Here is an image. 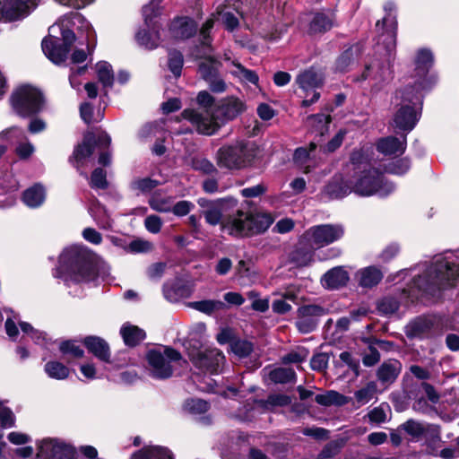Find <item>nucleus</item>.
Returning <instances> with one entry per match:
<instances>
[{
  "mask_svg": "<svg viewBox=\"0 0 459 459\" xmlns=\"http://www.w3.org/2000/svg\"><path fill=\"white\" fill-rule=\"evenodd\" d=\"M343 234L344 230L341 224H320L307 230L300 241L312 248H320L339 240Z\"/></svg>",
  "mask_w": 459,
  "mask_h": 459,
  "instance_id": "obj_7",
  "label": "nucleus"
},
{
  "mask_svg": "<svg viewBox=\"0 0 459 459\" xmlns=\"http://www.w3.org/2000/svg\"><path fill=\"white\" fill-rule=\"evenodd\" d=\"M247 150L243 143L220 148L216 154V161L220 168L239 169L247 162Z\"/></svg>",
  "mask_w": 459,
  "mask_h": 459,
  "instance_id": "obj_10",
  "label": "nucleus"
},
{
  "mask_svg": "<svg viewBox=\"0 0 459 459\" xmlns=\"http://www.w3.org/2000/svg\"><path fill=\"white\" fill-rule=\"evenodd\" d=\"M332 26L333 19L331 16L325 13H316L310 23V30L315 33L325 32L330 30Z\"/></svg>",
  "mask_w": 459,
  "mask_h": 459,
  "instance_id": "obj_42",
  "label": "nucleus"
},
{
  "mask_svg": "<svg viewBox=\"0 0 459 459\" xmlns=\"http://www.w3.org/2000/svg\"><path fill=\"white\" fill-rule=\"evenodd\" d=\"M273 221V217L268 213H249L248 236L264 232Z\"/></svg>",
  "mask_w": 459,
  "mask_h": 459,
  "instance_id": "obj_28",
  "label": "nucleus"
},
{
  "mask_svg": "<svg viewBox=\"0 0 459 459\" xmlns=\"http://www.w3.org/2000/svg\"><path fill=\"white\" fill-rule=\"evenodd\" d=\"M144 226L150 233L157 234L161 230L162 221L159 216L152 214L145 218Z\"/></svg>",
  "mask_w": 459,
  "mask_h": 459,
  "instance_id": "obj_64",
  "label": "nucleus"
},
{
  "mask_svg": "<svg viewBox=\"0 0 459 459\" xmlns=\"http://www.w3.org/2000/svg\"><path fill=\"white\" fill-rule=\"evenodd\" d=\"M125 343L128 346H134L143 340L144 332L135 325L125 324L120 330Z\"/></svg>",
  "mask_w": 459,
  "mask_h": 459,
  "instance_id": "obj_34",
  "label": "nucleus"
},
{
  "mask_svg": "<svg viewBox=\"0 0 459 459\" xmlns=\"http://www.w3.org/2000/svg\"><path fill=\"white\" fill-rule=\"evenodd\" d=\"M59 277L68 285L95 281L100 273L97 272L90 252L82 246L65 247L59 256Z\"/></svg>",
  "mask_w": 459,
  "mask_h": 459,
  "instance_id": "obj_2",
  "label": "nucleus"
},
{
  "mask_svg": "<svg viewBox=\"0 0 459 459\" xmlns=\"http://www.w3.org/2000/svg\"><path fill=\"white\" fill-rule=\"evenodd\" d=\"M283 299H275L272 304V308L275 313L285 314L291 309V306L285 299L294 301L296 294L292 291H287L282 296Z\"/></svg>",
  "mask_w": 459,
  "mask_h": 459,
  "instance_id": "obj_50",
  "label": "nucleus"
},
{
  "mask_svg": "<svg viewBox=\"0 0 459 459\" xmlns=\"http://www.w3.org/2000/svg\"><path fill=\"white\" fill-rule=\"evenodd\" d=\"M352 192L351 184L341 176L334 177L324 188L322 195L327 199H341Z\"/></svg>",
  "mask_w": 459,
  "mask_h": 459,
  "instance_id": "obj_22",
  "label": "nucleus"
},
{
  "mask_svg": "<svg viewBox=\"0 0 459 459\" xmlns=\"http://www.w3.org/2000/svg\"><path fill=\"white\" fill-rule=\"evenodd\" d=\"M192 341L191 339L187 342L188 346H186V349L188 351V356L194 365L212 374L217 373L225 360L222 352L218 349H206L202 351L200 350L201 345L199 343H197L198 345L194 344L193 349H190Z\"/></svg>",
  "mask_w": 459,
  "mask_h": 459,
  "instance_id": "obj_9",
  "label": "nucleus"
},
{
  "mask_svg": "<svg viewBox=\"0 0 459 459\" xmlns=\"http://www.w3.org/2000/svg\"><path fill=\"white\" fill-rule=\"evenodd\" d=\"M85 31L87 49L91 53L95 47L96 33L91 24L79 13L64 15L48 29V36L42 40L45 56L54 64L65 62L69 48L75 39L73 29Z\"/></svg>",
  "mask_w": 459,
  "mask_h": 459,
  "instance_id": "obj_1",
  "label": "nucleus"
},
{
  "mask_svg": "<svg viewBox=\"0 0 459 459\" xmlns=\"http://www.w3.org/2000/svg\"><path fill=\"white\" fill-rule=\"evenodd\" d=\"M308 357V351L305 348H299L281 358L283 364H298L307 359Z\"/></svg>",
  "mask_w": 459,
  "mask_h": 459,
  "instance_id": "obj_53",
  "label": "nucleus"
},
{
  "mask_svg": "<svg viewBox=\"0 0 459 459\" xmlns=\"http://www.w3.org/2000/svg\"><path fill=\"white\" fill-rule=\"evenodd\" d=\"M95 136L91 133L85 134L83 141L79 144L74 152V159L76 162V167L79 163L90 157L94 150Z\"/></svg>",
  "mask_w": 459,
  "mask_h": 459,
  "instance_id": "obj_30",
  "label": "nucleus"
},
{
  "mask_svg": "<svg viewBox=\"0 0 459 459\" xmlns=\"http://www.w3.org/2000/svg\"><path fill=\"white\" fill-rule=\"evenodd\" d=\"M401 363L396 359H389L384 362L377 370V377L382 383H393L400 374Z\"/></svg>",
  "mask_w": 459,
  "mask_h": 459,
  "instance_id": "obj_27",
  "label": "nucleus"
},
{
  "mask_svg": "<svg viewBox=\"0 0 459 459\" xmlns=\"http://www.w3.org/2000/svg\"><path fill=\"white\" fill-rule=\"evenodd\" d=\"M423 437L432 452L437 454V449L440 446L441 443L439 427L435 424H427V429Z\"/></svg>",
  "mask_w": 459,
  "mask_h": 459,
  "instance_id": "obj_40",
  "label": "nucleus"
},
{
  "mask_svg": "<svg viewBox=\"0 0 459 459\" xmlns=\"http://www.w3.org/2000/svg\"><path fill=\"white\" fill-rule=\"evenodd\" d=\"M234 69L231 71V74L238 77L239 80L245 82H250L255 85L258 82V75L251 70L245 68L242 65L238 63L233 64Z\"/></svg>",
  "mask_w": 459,
  "mask_h": 459,
  "instance_id": "obj_45",
  "label": "nucleus"
},
{
  "mask_svg": "<svg viewBox=\"0 0 459 459\" xmlns=\"http://www.w3.org/2000/svg\"><path fill=\"white\" fill-rule=\"evenodd\" d=\"M153 245L152 242L143 239V238H136L133 241H131L128 244L127 247V252L128 253H148L152 251Z\"/></svg>",
  "mask_w": 459,
  "mask_h": 459,
  "instance_id": "obj_54",
  "label": "nucleus"
},
{
  "mask_svg": "<svg viewBox=\"0 0 459 459\" xmlns=\"http://www.w3.org/2000/svg\"><path fill=\"white\" fill-rule=\"evenodd\" d=\"M314 260L312 250L303 248L295 249L290 255V262L297 267H304L311 264Z\"/></svg>",
  "mask_w": 459,
  "mask_h": 459,
  "instance_id": "obj_39",
  "label": "nucleus"
},
{
  "mask_svg": "<svg viewBox=\"0 0 459 459\" xmlns=\"http://www.w3.org/2000/svg\"><path fill=\"white\" fill-rule=\"evenodd\" d=\"M315 400L317 403L324 406H341L346 404L349 402L348 397L333 390L317 394Z\"/></svg>",
  "mask_w": 459,
  "mask_h": 459,
  "instance_id": "obj_35",
  "label": "nucleus"
},
{
  "mask_svg": "<svg viewBox=\"0 0 459 459\" xmlns=\"http://www.w3.org/2000/svg\"><path fill=\"white\" fill-rule=\"evenodd\" d=\"M290 397L286 394H273L265 401L264 407L269 409L274 406H285L290 404Z\"/></svg>",
  "mask_w": 459,
  "mask_h": 459,
  "instance_id": "obj_61",
  "label": "nucleus"
},
{
  "mask_svg": "<svg viewBox=\"0 0 459 459\" xmlns=\"http://www.w3.org/2000/svg\"><path fill=\"white\" fill-rule=\"evenodd\" d=\"M309 122L316 126L315 133L319 134V136H323L328 132L331 117L328 115L318 114L309 117Z\"/></svg>",
  "mask_w": 459,
  "mask_h": 459,
  "instance_id": "obj_48",
  "label": "nucleus"
},
{
  "mask_svg": "<svg viewBox=\"0 0 459 459\" xmlns=\"http://www.w3.org/2000/svg\"><path fill=\"white\" fill-rule=\"evenodd\" d=\"M269 378L274 383L285 384L295 380L296 374L291 368H277L269 372Z\"/></svg>",
  "mask_w": 459,
  "mask_h": 459,
  "instance_id": "obj_43",
  "label": "nucleus"
},
{
  "mask_svg": "<svg viewBox=\"0 0 459 459\" xmlns=\"http://www.w3.org/2000/svg\"><path fill=\"white\" fill-rule=\"evenodd\" d=\"M42 103L41 92L31 86L20 87L12 95L13 108L22 117H28L39 112Z\"/></svg>",
  "mask_w": 459,
  "mask_h": 459,
  "instance_id": "obj_8",
  "label": "nucleus"
},
{
  "mask_svg": "<svg viewBox=\"0 0 459 459\" xmlns=\"http://www.w3.org/2000/svg\"><path fill=\"white\" fill-rule=\"evenodd\" d=\"M350 280L348 272L342 266L327 271L321 278V284L327 290H337L345 286Z\"/></svg>",
  "mask_w": 459,
  "mask_h": 459,
  "instance_id": "obj_21",
  "label": "nucleus"
},
{
  "mask_svg": "<svg viewBox=\"0 0 459 459\" xmlns=\"http://www.w3.org/2000/svg\"><path fill=\"white\" fill-rule=\"evenodd\" d=\"M160 14V10L157 5L153 4V2L152 1L151 4H146L143 7V16L144 19V23L146 27H151L152 25H155V23L152 22L153 18L157 17Z\"/></svg>",
  "mask_w": 459,
  "mask_h": 459,
  "instance_id": "obj_60",
  "label": "nucleus"
},
{
  "mask_svg": "<svg viewBox=\"0 0 459 459\" xmlns=\"http://www.w3.org/2000/svg\"><path fill=\"white\" fill-rule=\"evenodd\" d=\"M371 75L377 84H380L391 80V65L389 63L383 65L378 64L377 65H371L367 67L366 73L363 74V78L367 79Z\"/></svg>",
  "mask_w": 459,
  "mask_h": 459,
  "instance_id": "obj_29",
  "label": "nucleus"
},
{
  "mask_svg": "<svg viewBox=\"0 0 459 459\" xmlns=\"http://www.w3.org/2000/svg\"><path fill=\"white\" fill-rule=\"evenodd\" d=\"M158 186V182L149 178L136 179L132 183V187L142 193L149 192Z\"/></svg>",
  "mask_w": 459,
  "mask_h": 459,
  "instance_id": "obj_62",
  "label": "nucleus"
},
{
  "mask_svg": "<svg viewBox=\"0 0 459 459\" xmlns=\"http://www.w3.org/2000/svg\"><path fill=\"white\" fill-rule=\"evenodd\" d=\"M40 0H0V22H13L26 18Z\"/></svg>",
  "mask_w": 459,
  "mask_h": 459,
  "instance_id": "obj_11",
  "label": "nucleus"
},
{
  "mask_svg": "<svg viewBox=\"0 0 459 459\" xmlns=\"http://www.w3.org/2000/svg\"><path fill=\"white\" fill-rule=\"evenodd\" d=\"M174 198L172 196L163 195L161 194H154L149 200L151 208L159 212H171Z\"/></svg>",
  "mask_w": 459,
  "mask_h": 459,
  "instance_id": "obj_37",
  "label": "nucleus"
},
{
  "mask_svg": "<svg viewBox=\"0 0 459 459\" xmlns=\"http://www.w3.org/2000/svg\"><path fill=\"white\" fill-rule=\"evenodd\" d=\"M296 82L306 92L302 104L307 107L319 99L320 94L316 90L323 85L324 75L320 71L311 68L300 73L296 78Z\"/></svg>",
  "mask_w": 459,
  "mask_h": 459,
  "instance_id": "obj_12",
  "label": "nucleus"
},
{
  "mask_svg": "<svg viewBox=\"0 0 459 459\" xmlns=\"http://www.w3.org/2000/svg\"><path fill=\"white\" fill-rule=\"evenodd\" d=\"M400 307V301L395 297L388 296L385 297L378 303V310L385 315L395 313Z\"/></svg>",
  "mask_w": 459,
  "mask_h": 459,
  "instance_id": "obj_51",
  "label": "nucleus"
},
{
  "mask_svg": "<svg viewBox=\"0 0 459 459\" xmlns=\"http://www.w3.org/2000/svg\"><path fill=\"white\" fill-rule=\"evenodd\" d=\"M209 409V404L197 398H191L185 402L184 410L191 414L199 415L206 412Z\"/></svg>",
  "mask_w": 459,
  "mask_h": 459,
  "instance_id": "obj_47",
  "label": "nucleus"
},
{
  "mask_svg": "<svg viewBox=\"0 0 459 459\" xmlns=\"http://www.w3.org/2000/svg\"><path fill=\"white\" fill-rule=\"evenodd\" d=\"M148 30H139L136 34L137 42L149 49L155 48L160 43V35L158 31V27L156 25H152L151 27H147Z\"/></svg>",
  "mask_w": 459,
  "mask_h": 459,
  "instance_id": "obj_32",
  "label": "nucleus"
},
{
  "mask_svg": "<svg viewBox=\"0 0 459 459\" xmlns=\"http://www.w3.org/2000/svg\"><path fill=\"white\" fill-rule=\"evenodd\" d=\"M183 116L191 122L198 133L206 135L214 134L222 125L220 119L215 117V111L210 114L207 110L201 113L194 109H186Z\"/></svg>",
  "mask_w": 459,
  "mask_h": 459,
  "instance_id": "obj_14",
  "label": "nucleus"
},
{
  "mask_svg": "<svg viewBox=\"0 0 459 459\" xmlns=\"http://www.w3.org/2000/svg\"><path fill=\"white\" fill-rule=\"evenodd\" d=\"M90 185L92 188L105 189L108 186L105 170L100 168L94 169L91 176Z\"/></svg>",
  "mask_w": 459,
  "mask_h": 459,
  "instance_id": "obj_58",
  "label": "nucleus"
},
{
  "mask_svg": "<svg viewBox=\"0 0 459 459\" xmlns=\"http://www.w3.org/2000/svg\"><path fill=\"white\" fill-rule=\"evenodd\" d=\"M197 204L202 207L203 214L207 223L210 225H217L219 223H222L221 221V209L224 204H229L230 206H235L237 204V200L234 198H225L221 199L218 202H212L205 198H199Z\"/></svg>",
  "mask_w": 459,
  "mask_h": 459,
  "instance_id": "obj_16",
  "label": "nucleus"
},
{
  "mask_svg": "<svg viewBox=\"0 0 459 459\" xmlns=\"http://www.w3.org/2000/svg\"><path fill=\"white\" fill-rule=\"evenodd\" d=\"M46 198V192L44 187L41 185H34L33 186L28 188L23 193V202L24 204L31 208H36L40 206Z\"/></svg>",
  "mask_w": 459,
  "mask_h": 459,
  "instance_id": "obj_33",
  "label": "nucleus"
},
{
  "mask_svg": "<svg viewBox=\"0 0 459 459\" xmlns=\"http://www.w3.org/2000/svg\"><path fill=\"white\" fill-rule=\"evenodd\" d=\"M96 73L99 81L102 83L103 87H110L114 82V74L111 65L105 61H100L96 64Z\"/></svg>",
  "mask_w": 459,
  "mask_h": 459,
  "instance_id": "obj_41",
  "label": "nucleus"
},
{
  "mask_svg": "<svg viewBox=\"0 0 459 459\" xmlns=\"http://www.w3.org/2000/svg\"><path fill=\"white\" fill-rule=\"evenodd\" d=\"M196 23L188 17H178L174 19L169 29V36L175 39H186L196 33Z\"/></svg>",
  "mask_w": 459,
  "mask_h": 459,
  "instance_id": "obj_19",
  "label": "nucleus"
},
{
  "mask_svg": "<svg viewBox=\"0 0 459 459\" xmlns=\"http://www.w3.org/2000/svg\"><path fill=\"white\" fill-rule=\"evenodd\" d=\"M432 327V322L426 317H417L405 327L406 335L411 338H423Z\"/></svg>",
  "mask_w": 459,
  "mask_h": 459,
  "instance_id": "obj_26",
  "label": "nucleus"
},
{
  "mask_svg": "<svg viewBox=\"0 0 459 459\" xmlns=\"http://www.w3.org/2000/svg\"><path fill=\"white\" fill-rule=\"evenodd\" d=\"M377 384L373 381L368 382L364 387L355 392V399L359 405H364L373 399L377 393Z\"/></svg>",
  "mask_w": 459,
  "mask_h": 459,
  "instance_id": "obj_44",
  "label": "nucleus"
},
{
  "mask_svg": "<svg viewBox=\"0 0 459 459\" xmlns=\"http://www.w3.org/2000/svg\"><path fill=\"white\" fill-rule=\"evenodd\" d=\"M356 276L359 286L373 288L383 279V273L376 266H368L358 271Z\"/></svg>",
  "mask_w": 459,
  "mask_h": 459,
  "instance_id": "obj_25",
  "label": "nucleus"
},
{
  "mask_svg": "<svg viewBox=\"0 0 459 459\" xmlns=\"http://www.w3.org/2000/svg\"><path fill=\"white\" fill-rule=\"evenodd\" d=\"M459 279V266L445 258H437L423 275L414 281L415 286L425 292L434 293L455 285Z\"/></svg>",
  "mask_w": 459,
  "mask_h": 459,
  "instance_id": "obj_3",
  "label": "nucleus"
},
{
  "mask_svg": "<svg viewBox=\"0 0 459 459\" xmlns=\"http://www.w3.org/2000/svg\"><path fill=\"white\" fill-rule=\"evenodd\" d=\"M231 351L239 359L247 358L253 351V344L244 340L233 341L230 344Z\"/></svg>",
  "mask_w": 459,
  "mask_h": 459,
  "instance_id": "obj_49",
  "label": "nucleus"
},
{
  "mask_svg": "<svg viewBox=\"0 0 459 459\" xmlns=\"http://www.w3.org/2000/svg\"><path fill=\"white\" fill-rule=\"evenodd\" d=\"M169 67L175 76L181 74L183 67V56L178 51H171L169 54Z\"/></svg>",
  "mask_w": 459,
  "mask_h": 459,
  "instance_id": "obj_57",
  "label": "nucleus"
},
{
  "mask_svg": "<svg viewBox=\"0 0 459 459\" xmlns=\"http://www.w3.org/2000/svg\"><path fill=\"white\" fill-rule=\"evenodd\" d=\"M44 371L48 377L56 380H65L69 377L70 370L63 363L56 360L48 361L44 365Z\"/></svg>",
  "mask_w": 459,
  "mask_h": 459,
  "instance_id": "obj_36",
  "label": "nucleus"
},
{
  "mask_svg": "<svg viewBox=\"0 0 459 459\" xmlns=\"http://www.w3.org/2000/svg\"><path fill=\"white\" fill-rule=\"evenodd\" d=\"M130 459H173L171 453L161 446H146L132 455Z\"/></svg>",
  "mask_w": 459,
  "mask_h": 459,
  "instance_id": "obj_31",
  "label": "nucleus"
},
{
  "mask_svg": "<svg viewBox=\"0 0 459 459\" xmlns=\"http://www.w3.org/2000/svg\"><path fill=\"white\" fill-rule=\"evenodd\" d=\"M351 189L361 196H386L394 190V186L385 180L378 170L371 168L367 169L363 167L360 174L356 176Z\"/></svg>",
  "mask_w": 459,
  "mask_h": 459,
  "instance_id": "obj_5",
  "label": "nucleus"
},
{
  "mask_svg": "<svg viewBox=\"0 0 459 459\" xmlns=\"http://www.w3.org/2000/svg\"><path fill=\"white\" fill-rule=\"evenodd\" d=\"M199 72L202 77L207 82L212 79L217 74V63L213 59H208L200 64Z\"/></svg>",
  "mask_w": 459,
  "mask_h": 459,
  "instance_id": "obj_59",
  "label": "nucleus"
},
{
  "mask_svg": "<svg viewBox=\"0 0 459 459\" xmlns=\"http://www.w3.org/2000/svg\"><path fill=\"white\" fill-rule=\"evenodd\" d=\"M194 207H195V205L193 203H191L190 201L183 200V201H179L176 204L173 203L171 212L176 216L181 217V216H185L187 213H189Z\"/></svg>",
  "mask_w": 459,
  "mask_h": 459,
  "instance_id": "obj_63",
  "label": "nucleus"
},
{
  "mask_svg": "<svg viewBox=\"0 0 459 459\" xmlns=\"http://www.w3.org/2000/svg\"><path fill=\"white\" fill-rule=\"evenodd\" d=\"M59 350L64 355H70L74 358H82L84 354L83 350L75 341H65L59 344Z\"/></svg>",
  "mask_w": 459,
  "mask_h": 459,
  "instance_id": "obj_52",
  "label": "nucleus"
},
{
  "mask_svg": "<svg viewBox=\"0 0 459 459\" xmlns=\"http://www.w3.org/2000/svg\"><path fill=\"white\" fill-rule=\"evenodd\" d=\"M191 307L200 312L209 315L216 310L222 309L224 307V303L220 300L208 299L193 302Z\"/></svg>",
  "mask_w": 459,
  "mask_h": 459,
  "instance_id": "obj_46",
  "label": "nucleus"
},
{
  "mask_svg": "<svg viewBox=\"0 0 459 459\" xmlns=\"http://www.w3.org/2000/svg\"><path fill=\"white\" fill-rule=\"evenodd\" d=\"M83 343L96 358L105 362L109 361V347L103 339L97 336H88L84 339Z\"/></svg>",
  "mask_w": 459,
  "mask_h": 459,
  "instance_id": "obj_24",
  "label": "nucleus"
},
{
  "mask_svg": "<svg viewBox=\"0 0 459 459\" xmlns=\"http://www.w3.org/2000/svg\"><path fill=\"white\" fill-rule=\"evenodd\" d=\"M325 314L326 310L320 306H303L298 309L299 319L296 323L297 327L302 333H309L316 328L319 317Z\"/></svg>",
  "mask_w": 459,
  "mask_h": 459,
  "instance_id": "obj_15",
  "label": "nucleus"
},
{
  "mask_svg": "<svg viewBox=\"0 0 459 459\" xmlns=\"http://www.w3.org/2000/svg\"><path fill=\"white\" fill-rule=\"evenodd\" d=\"M387 404H381L378 407H375L368 413L369 422L374 424H381L386 420V411H388Z\"/></svg>",
  "mask_w": 459,
  "mask_h": 459,
  "instance_id": "obj_55",
  "label": "nucleus"
},
{
  "mask_svg": "<svg viewBox=\"0 0 459 459\" xmlns=\"http://www.w3.org/2000/svg\"><path fill=\"white\" fill-rule=\"evenodd\" d=\"M246 109L245 103L237 98H227L221 100L215 109V117L220 119L221 124L233 120Z\"/></svg>",
  "mask_w": 459,
  "mask_h": 459,
  "instance_id": "obj_18",
  "label": "nucleus"
},
{
  "mask_svg": "<svg viewBox=\"0 0 459 459\" xmlns=\"http://www.w3.org/2000/svg\"><path fill=\"white\" fill-rule=\"evenodd\" d=\"M406 148V140H399L394 136H388L378 140L377 143V151L384 155H401Z\"/></svg>",
  "mask_w": 459,
  "mask_h": 459,
  "instance_id": "obj_23",
  "label": "nucleus"
},
{
  "mask_svg": "<svg viewBox=\"0 0 459 459\" xmlns=\"http://www.w3.org/2000/svg\"><path fill=\"white\" fill-rule=\"evenodd\" d=\"M249 213L238 211L237 213L223 220L222 230L230 235L236 237L248 236Z\"/></svg>",
  "mask_w": 459,
  "mask_h": 459,
  "instance_id": "obj_17",
  "label": "nucleus"
},
{
  "mask_svg": "<svg viewBox=\"0 0 459 459\" xmlns=\"http://www.w3.org/2000/svg\"><path fill=\"white\" fill-rule=\"evenodd\" d=\"M147 371L156 379H167L173 374L171 362L181 359L178 351L169 347H160L151 350L146 354Z\"/></svg>",
  "mask_w": 459,
  "mask_h": 459,
  "instance_id": "obj_6",
  "label": "nucleus"
},
{
  "mask_svg": "<svg viewBox=\"0 0 459 459\" xmlns=\"http://www.w3.org/2000/svg\"><path fill=\"white\" fill-rule=\"evenodd\" d=\"M394 99L399 108L394 115L393 126L402 131L412 130L419 119L417 108L421 104L420 92L412 86H407L397 91Z\"/></svg>",
  "mask_w": 459,
  "mask_h": 459,
  "instance_id": "obj_4",
  "label": "nucleus"
},
{
  "mask_svg": "<svg viewBox=\"0 0 459 459\" xmlns=\"http://www.w3.org/2000/svg\"><path fill=\"white\" fill-rule=\"evenodd\" d=\"M74 455V448L58 439H43L38 446V459H73Z\"/></svg>",
  "mask_w": 459,
  "mask_h": 459,
  "instance_id": "obj_13",
  "label": "nucleus"
},
{
  "mask_svg": "<svg viewBox=\"0 0 459 459\" xmlns=\"http://www.w3.org/2000/svg\"><path fill=\"white\" fill-rule=\"evenodd\" d=\"M399 429L404 431L413 440H419L424 437L425 431L427 429V424L413 420H409L403 423L399 427Z\"/></svg>",
  "mask_w": 459,
  "mask_h": 459,
  "instance_id": "obj_38",
  "label": "nucleus"
},
{
  "mask_svg": "<svg viewBox=\"0 0 459 459\" xmlns=\"http://www.w3.org/2000/svg\"><path fill=\"white\" fill-rule=\"evenodd\" d=\"M22 331L28 334L37 344H42L46 339V333L35 329L30 324L26 322L19 323Z\"/></svg>",
  "mask_w": 459,
  "mask_h": 459,
  "instance_id": "obj_56",
  "label": "nucleus"
},
{
  "mask_svg": "<svg viewBox=\"0 0 459 459\" xmlns=\"http://www.w3.org/2000/svg\"><path fill=\"white\" fill-rule=\"evenodd\" d=\"M433 64V56L432 53L428 49H421L418 52L416 60H415V70L417 73V76L420 77V79H422L419 81L416 84V86H413L415 88V91H420L421 90H424L427 88V80L426 75L429 72V69L431 67Z\"/></svg>",
  "mask_w": 459,
  "mask_h": 459,
  "instance_id": "obj_20",
  "label": "nucleus"
}]
</instances>
